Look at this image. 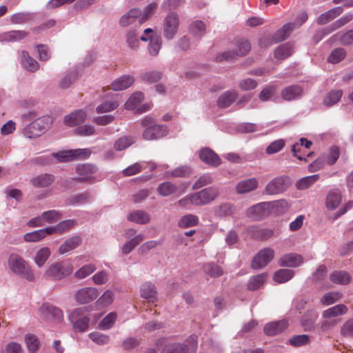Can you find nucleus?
Returning a JSON list of instances; mask_svg holds the SVG:
<instances>
[{
	"mask_svg": "<svg viewBox=\"0 0 353 353\" xmlns=\"http://www.w3.org/2000/svg\"><path fill=\"white\" fill-rule=\"evenodd\" d=\"M330 279L336 284L347 285L351 281V276L347 272L334 271L330 274Z\"/></svg>",
	"mask_w": 353,
	"mask_h": 353,
	"instance_id": "e433bc0d",
	"label": "nucleus"
},
{
	"mask_svg": "<svg viewBox=\"0 0 353 353\" xmlns=\"http://www.w3.org/2000/svg\"><path fill=\"white\" fill-rule=\"evenodd\" d=\"M342 196L339 190H331L326 197L325 205L330 210H335L341 203Z\"/></svg>",
	"mask_w": 353,
	"mask_h": 353,
	"instance_id": "a878e982",
	"label": "nucleus"
},
{
	"mask_svg": "<svg viewBox=\"0 0 353 353\" xmlns=\"http://www.w3.org/2000/svg\"><path fill=\"white\" fill-rule=\"evenodd\" d=\"M92 198V196L90 193H81L71 196L69 199V203L73 205H82L89 202Z\"/></svg>",
	"mask_w": 353,
	"mask_h": 353,
	"instance_id": "69168bd1",
	"label": "nucleus"
},
{
	"mask_svg": "<svg viewBox=\"0 0 353 353\" xmlns=\"http://www.w3.org/2000/svg\"><path fill=\"white\" fill-rule=\"evenodd\" d=\"M97 270L94 263H88L79 268L74 274L76 279L82 280L91 275Z\"/></svg>",
	"mask_w": 353,
	"mask_h": 353,
	"instance_id": "a19ab883",
	"label": "nucleus"
},
{
	"mask_svg": "<svg viewBox=\"0 0 353 353\" xmlns=\"http://www.w3.org/2000/svg\"><path fill=\"white\" fill-rule=\"evenodd\" d=\"M206 30V26L205 23L200 20L193 21L190 26V32L195 37L201 38L202 37Z\"/></svg>",
	"mask_w": 353,
	"mask_h": 353,
	"instance_id": "bf43d9fd",
	"label": "nucleus"
},
{
	"mask_svg": "<svg viewBox=\"0 0 353 353\" xmlns=\"http://www.w3.org/2000/svg\"><path fill=\"white\" fill-rule=\"evenodd\" d=\"M250 48V43L248 40L240 39L236 41L234 50L222 52L218 54L215 59L219 62L223 60L231 61L236 59L239 57H243L247 54Z\"/></svg>",
	"mask_w": 353,
	"mask_h": 353,
	"instance_id": "423d86ee",
	"label": "nucleus"
},
{
	"mask_svg": "<svg viewBox=\"0 0 353 353\" xmlns=\"http://www.w3.org/2000/svg\"><path fill=\"white\" fill-rule=\"evenodd\" d=\"M145 236L143 234H139L134 238L130 239L125 242L121 248V252L123 254H128L134 248L143 241Z\"/></svg>",
	"mask_w": 353,
	"mask_h": 353,
	"instance_id": "79ce46f5",
	"label": "nucleus"
},
{
	"mask_svg": "<svg viewBox=\"0 0 353 353\" xmlns=\"http://www.w3.org/2000/svg\"><path fill=\"white\" fill-rule=\"evenodd\" d=\"M348 311L347 307L344 304H338L324 310L322 313V318L330 319L345 314Z\"/></svg>",
	"mask_w": 353,
	"mask_h": 353,
	"instance_id": "bb28decb",
	"label": "nucleus"
},
{
	"mask_svg": "<svg viewBox=\"0 0 353 353\" xmlns=\"http://www.w3.org/2000/svg\"><path fill=\"white\" fill-rule=\"evenodd\" d=\"M91 152L88 148L64 150L52 153L49 155L38 157L35 159V162L41 165H46L50 163L54 158L59 162L81 160L88 158Z\"/></svg>",
	"mask_w": 353,
	"mask_h": 353,
	"instance_id": "f257e3e1",
	"label": "nucleus"
},
{
	"mask_svg": "<svg viewBox=\"0 0 353 353\" xmlns=\"http://www.w3.org/2000/svg\"><path fill=\"white\" fill-rule=\"evenodd\" d=\"M177 190L178 188L174 183L170 181H165L159 185L157 192L163 196H168L176 193Z\"/></svg>",
	"mask_w": 353,
	"mask_h": 353,
	"instance_id": "a18cd8bd",
	"label": "nucleus"
},
{
	"mask_svg": "<svg viewBox=\"0 0 353 353\" xmlns=\"http://www.w3.org/2000/svg\"><path fill=\"white\" fill-rule=\"evenodd\" d=\"M199 223L198 216L189 214L183 216L179 221L178 225L179 228H186L193 227Z\"/></svg>",
	"mask_w": 353,
	"mask_h": 353,
	"instance_id": "5fc2aeb1",
	"label": "nucleus"
},
{
	"mask_svg": "<svg viewBox=\"0 0 353 353\" xmlns=\"http://www.w3.org/2000/svg\"><path fill=\"white\" fill-rule=\"evenodd\" d=\"M126 43L131 50H137L139 46L138 34L135 30H129L125 34Z\"/></svg>",
	"mask_w": 353,
	"mask_h": 353,
	"instance_id": "864d4df0",
	"label": "nucleus"
},
{
	"mask_svg": "<svg viewBox=\"0 0 353 353\" xmlns=\"http://www.w3.org/2000/svg\"><path fill=\"white\" fill-rule=\"evenodd\" d=\"M289 178L280 176L270 180L265 187L264 192L268 195H276L285 192L289 187Z\"/></svg>",
	"mask_w": 353,
	"mask_h": 353,
	"instance_id": "1a4fd4ad",
	"label": "nucleus"
},
{
	"mask_svg": "<svg viewBox=\"0 0 353 353\" xmlns=\"http://www.w3.org/2000/svg\"><path fill=\"white\" fill-rule=\"evenodd\" d=\"M135 81L132 75L124 74L114 80L111 83V89L114 91H121L130 88Z\"/></svg>",
	"mask_w": 353,
	"mask_h": 353,
	"instance_id": "a211bd4d",
	"label": "nucleus"
},
{
	"mask_svg": "<svg viewBox=\"0 0 353 353\" xmlns=\"http://www.w3.org/2000/svg\"><path fill=\"white\" fill-rule=\"evenodd\" d=\"M162 40L161 38L157 34L150 35V42L148 43V50L150 55L157 56L161 48Z\"/></svg>",
	"mask_w": 353,
	"mask_h": 353,
	"instance_id": "4c0bfd02",
	"label": "nucleus"
},
{
	"mask_svg": "<svg viewBox=\"0 0 353 353\" xmlns=\"http://www.w3.org/2000/svg\"><path fill=\"white\" fill-rule=\"evenodd\" d=\"M340 334L345 338H353V317L344 322L341 327Z\"/></svg>",
	"mask_w": 353,
	"mask_h": 353,
	"instance_id": "774afa93",
	"label": "nucleus"
},
{
	"mask_svg": "<svg viewBox=\"0 0 353 353\" xmlns=\"http://www.w3.org/2000/svg\"><path fill=\"white\" fill-rule=\"evenodd\" d=\"M311 145L312 142L310 141H308L305 138L300 139L299 142L296 143L292 145V152H293V155L300 161L305 160L304 157H303L301 155H299L298 153L301 152V148L303 146L307 149Z\"/></svg>",
	"mask_w": 353,
	"mask_h": 353,
	"instance_id": "6e6d98bb",
	"label": "nucleus"
},
{
	"mask_svg": "<svg viewBox=\"0 0 353 353\" xmlns=\"http://www.w3.org/2000/svg\"><path fill=\"white\" fill-rule=\"evenodd\" d=\"M192 173V169L188 165H180L171 172L165 173L166 177H186Z\"/></svg>",
	"mask_w": 353,
	"mask_h": 353,
	"instance_id": "de8ad7c7",
	"label": "nucleus"
},
{
	"mask_svg": "<svg viewBox=\"0 0 353 353\" xmlns=\"http://www.w3.org/2000/svg\"><path fill=\"white\" fill-rule=\"evenodd\" d=\"M75 223L74 220L68 219L59 222L54 226L48 227V228L50 229V234L53 233L62 234L73 228Z\"/></svg>",
	"mask_w": 353,
	"mask_h": 353,
	"instance_id": "58836bf2",
	"label": "nucleus"
},
{
	"mask_svg": "<svg viewBox=\"0 0 353 353\" xmlns=\"http://www.w3.org/2000/svg\"><path fill=\"white\" fill-rule=\"evenodd\" d=\"M200 192L207 204L214 201L219 195V189L215 187L205 188L201 190Z\"/></svg>",
	"mask_w": 353,
	"mask_h": 353,
	"instance_id": "e2e57ef3",
	"label": "nucleus"
},
{
	"mask_svg": "<svg viewBox=\"0 0 353 353\" xmlns=\"http://www.w3.org/2000/svg\"><path fill=\"white\" fill-rule=\"evenodd\" d=\"M90 340L98 345H105L110 343V338L108 335L99 332H92L88 334Z\"/></svg>",
	"mask_w": 353,
	"mask_h": 353,
	"instance_id": "13d9d810",
	"label": "nucleus"
},
{
	"mask_svg": "<svg viewBox=\"0 0 353 353\" xmlns=\"http://www.w3.org/2000/svg\"><path fill=\"white\" fill-rule=\"evenodd\" d=\"M267 279L266 274H260L251 277L248 283V288L250 290H256L260 288Z\"/></svg>",
	"mask_w": 353,
	"mask_h": 353,
	"instance_id": "603ef678",
	"label": "nucleus"
},
{
	"mask_svg": "<svg viewBox=\"0 0 353 353\" xmlns=\"http://www.w3.org/2000/svg\"><path fill=\"white\" fill-rule=\"evenodd\" d=\"M319 316L314 310H308L302 316L301 323L304 330L309 331L313 328L314 324Z\"/></svg>",
	"mask_w": 353,
	"mask_h": 353,
	"instance_id": "c756f323",
	"label": "nucleus"
},
{
	"mask_svg": "<svg viewBox=\"0 0 353 353\" xmlns=\"http://www.w3.org/2000/svg\"><path fill=\"white\" fill-rule=\"evenodd\" d=\"M145 168H146V163L145 161L137 162L124 169L123 174L125 176H130L139 173Z\"/></svg>",
	"mask_w": 353,
	"mask_h": 353,
	"instance_id": "680f3d73",
	"label": "nucleus"
},
{
	"mask_svg": "<svg viewBox=\"0 0 353 353\" xmlns=\"http://www.w3.org/2000/svg\"><path fill=\"white\" fill-rule=\"evenodd\" d=\"M52 121L48 116L41 117L24 127L23 134L29 139L39 137L50 128Z\"/></svg>",
	"mask_w": 353,
	"mask_h": 353,
	"instance_id": "20e7f679",
	"label": "nucleus"
},
{
	"mask_svg": "<svg viewBox=\"0 0 353 353\" xmlns=\"http://www.w3.org/2000/svg\"><path fill=\"white\" fill-rule=\"evenodd\" d=\"M117 319V314L112 312L106 315L99 323L98 327L101 330H108L112 328Z\"/></svg>",
	"mask_w": 353,
	"mask_h": 353,
	"instance_id": "3c124183",
	"label": "nucleus"
},
{
	"mask_svg": "<svg viewBox=\"0 0 353 353\" xmlns=\"http://www.w3.org/2000/svg\"><path fill=\"white\" fill-rule=\"evenodd\" d=\"M353 19V14L351 13H347L342 16L341 18L335 21L333 23H332L329 27L323 29L319 33L321 34V37L327 35L332 32L343 27L348 22L351 21Z\"/></svg>",
	"mask_w": 353,
	"mask_h": 353,
	"instance_id": "b1692460",
	"label": "nucleus"
},
{
	"mask_svg": "<svg viewBox=\"0 0 353 353\" xmlns=\"http://www.w3.org/2000/svg\"><path fill=\"white\" fill-rule=\"evenodd\" d=\"M343 12L341 7H336L329 10L328 11L321 14L317 19L316 23L319 25H324L336 17L339 16Z\"/></svg>",
	"mask_w": 353,
	"mask_h": 353,
	"instance_id": "2f4dec72",
	"label": "nucleus"
},
{
	"mask_svg": "<svg viewBox=\"0 0 353 353\" xmlns=\"http://www.w3.org/2000/svg\"><path fill=\"white\" fill-rule=\"evenodd\" d=\"M127 219L137 224L145 225L150 222L151 216L144 210H136L128 213Z\"/></svg>",
	"mask_w": 353,
	"mask_h": 353,
	"instance_id": "412c9836",
	"label": "nucleus"
},
{
	"mask_svg": "<svg viewBox=\"0 0 353 353\" xmlns=\"http://www.w3.org/2000/svg\"><path fill=\"white\" fill-rule=\"evenodd\" d=\"M8 268L15 275H17L28 281L32 282L35 280L34 270L28 261L17 254H11L8 260Z\"/></svg>",
	"mask_w": 353,
	"mask_h": 353,
	"instance_id": "f03ea898",
	"label": "nucleus"
},
{
	"mask_svg": "<svg viewBox=\"0 0 353 353\" xmlns=\"http://www.w3.org/2000/svg\"><path fill=\"white\" fill-rule=\"evenodd\" d=\"M51 251L50 248L48 247H43L36 252L33 257V261L36 265L39 268H41L45 265V263L49 259Z\"/></svg>",
	"mask_w": 353,
	"mask_h": 353,
	"instance_id": "473e14b6",
	"label": "nucleus"
},
{
	"mask_svg": "<svg viewBox=\"0 0 353 353\" xmlns=\"http://www.w3.org/2000/svg\"><path fill=\"white\" fill-rule=\"evenodd\" d=\"M236 98L237 93L235 91H227L219 97L217 104L220 108H228L236 99Z\"/></svg>",
	"mask_w": 353,
	"mask_h": 353,
	"instance_id": "f704fd0d",
	"label": "nucleus"
},
{
	"mask_svg": "<svg viewBox=\"0 0 353 353\" xmlns=\"http://www.w3.org/2000/svg\"><path fill=\"white\" fill-rule=\"evenodd\" d=\"M143 94L141 92H134L125 103L127 110H132L136 109L143 100Z\"/></svg>",
	"mask_w": 353,
	"mask_h": 353,
	"instance_id": "09e8293b",
	"label": "nucleus"
},
{
	"mask_svg": "<svg viewBox=\"0 0 353 353\" xmlns=\"http://www.w3.org/2000/svg\"><path fill=\"white\" fill-rule=\"evenodd\" d=\"M293 52V46L290 43H285L279 46L274 51V57L276 59L282 60L290 57Z\"/></svg>",
	"mask_w": 353,
	"mask_h": 353,
	"instance_id": "ea45409f",
	"label": "nucleus"
},
{
	"mask_svg": "<svg viewBox=\"0 0 353 353\" xmlns=\"http://www.w3.org/2000/svg\"><path fill=\"white\" fill-rule=\"evenodd\" d=\"M258 185L259 181L256 178H249L238 182L235 190L239 194H244L255 190Z\"/></svg>",
	"mask_w": 353,
	"mask_h": 353,
	"instance_id": "2eb2a0df",
	"label": "nucleus"
},
{
	"mask_svg": "<svg viewBox=\"0 0 353 353\" xmlns=\"http://www.w3.org/2000/svg\"><path fill=\"white\" fill-rule=\"evenodd\" d=\"M179 26V18L176 12L168 14L163 20V34L165 39L171 40L176 34Z\"/></svg>",
	"mask_w": 353,
	"mask_h": 353,
	"instance_id": "6e6552de",
	"label": "nucleus"
},
{
	"mask_svg": "<svg viewBox=\"0 0 353 353\" xmlns=\"http://www.w3.org/2000/svg\"><path fill=\"white\" fill-rule=\"evenodd\" d=\"M188 347L181 343H173L166 345L162 353H187Z\"/></svg>",
	"mask_w": 353,
	"mask_h": 353,
	"instance_id": "338daca9",
	"label": "nucleus"
},
{
	"mask_svg": "<svg viewBox=\"0 0 353 353\" xmlns=\"http://www.w3.org/2000/svg\"><path fill=\"white\" fill-rule=\"evenodd\" d=\"M87 114L83 110H78L64 117V123L68 126H75L83 123Z\"/></svg>",
	"mask_w": 353,
	"mask_h": 353,
	"instance_id": "5701e85b",
	"label": "nucleus"
},
{
	"mask_svg": "<svg viewBox=\"0 0 353 353\" xmlns=\"http://www.w3.org/2000/svg\"><path fill=\"white\" fill-rule=\"evenodd\" d=\"M20 62L21 65L30 72H35L39 67L38 62L25 51L21 54Z\"/></svg>",
	"mask_w": 353,
	"mask_h": 353,
	"instance_id": "72a5a7b5",
	"label": "nucleus"
},
{
	"mask_svg": "<svg viewBox=\"0 0 353 353\" xmlns=\"http://www.w3.org/2000/svg\"><path fill=\"white\" fill-rule=\"evenodd\" d=\"M68 319L75 331L85 332L89 326L90 318L85 314L84 308H76L68 314Z\"/></svg>",
	"mask_w": 353,
	"mask_h": 353,
	"instance_id": "0eeeda50",
	"label": "nucleus"
},
{
	"mask_svg": "<svg viewBox=\"0 0 353 353\" xmlns=\"http://www.w3.org/2000/svg\"><path fill=\"white\" fill-rule=\"evenodd\" d=\"M294 29L292 23L285 24L281 28L277 30L274 34L273 39L275 42H281L286 39Z\"/></svg>",
	"mask_w": 353,
	"mask_h": 353,
	"instance_id": "37998d69",
	"label": "nucleus"
},
{
	"mask_svg": "<svg viewBox=\"0 0 353 353\" xmlns=\"http://www.w3.org/2000/svg\"><path fill=\"white\" fill-rule=\"evenodd\" d=\"M288 325V322L285 319L270 322L264 326V333L268 336L276 335L285 330Z\"/></svg>",
	"mask_w": 353,
	"mask_h": 353,
	"instance_id": "aec40b11",
	"label": "nucleus"
},
{
	"mask_svg": "<svg viewBox=\"0 0 353 353\" xmlns=\"http://www.w3.org/2000/svg\"><path fill=\"white\" fill-rule=\"evenodd\" d=\"M303 89L298 85H289L282 90L281 95L285 101H293L301 97Z\"/></svg>",
	"mask_w": 353,
	"mask_h": 353,
	"instance_id": "4be33fe9",
	"label": "nucleus"
},
{
	"mask_svg": "<svg viewBox=\"0 0 353 353\" xmlns=\"http://www.w3.org/2000/svg\"><path fill=\"white\" fill-rule=\"evenodd\" d=\"M342 95L343 92L341 90H332L325 97L323 103L326 106H332L339 101Z\"/></svg>",
	"mask_w": 353,
	"mask_h": 353,
	"instance_id": "4d7b16f0",
	"label": "nucleus"
},
{
	"mask_svg": "<svg viewBox=\"0 0 353 353\" xmlns=\"http://www.w3.org/2000/svg\"><path fill=\"white\" fill-rule=\"evenodd\" d=\"M287 205V203L283 200L273 202H261L248 208L245 213L248 218L257 221L267 216L272 209L278 207L284 208Z\"/></svg>",
	"mask_w": 353,
	"mask_h": 353,
	"instance_id": "7ed1b4c3",
	"label": "nucleus"
},
{
	"mask_svg": "<svg viewBox=\"0 0 353 353\" xmlns=\"http://www.w3.org/2000/svg\"><path fill=\"white\" fill-rule=\"evenodd\" d=\"M50 234V229L48 227L33 232H28L23 235V240L28 243H35L45 239Z\"/></svg>",
	"mask_w": 353,
	"mask_h": 353,
	"instance_id": "cd10ccee",
	"label": "nucleus"
},
{
	"mask_svg": "<svg viewBox=\"0 0 353 353\" xmlns=\"http://www.w3.org/2000/svg\"><path fill=\"white\" fill-rule=\"evenodd\" d=\"M342 296V293L339 291L330 292L321 298L320 302L323 305H330L339 301Z\"/></svg>",
	"mask_w": 353,
	"mask_h": 353,
	"instance_id": "8fccbe9b",
	"label": "nucleus"
},
{
	"mask_svg": "<svg viewBox=\"0 0 353 353\" xmlns=\"http://www.w3.org/2000/svg\"><path fill=\"white\" fill-rule=\"evenodd\" d=\"M27 36V33L22 30H12L0 34L1 41H18Z\"/></svg>",
	"mask_w": 353,
	"mask_h": 353,
	"instance_id": "c9c22d12",
	"label": "nucleus"
},
{
	"mask_svg": "<svg viewBox=\"0 0 353 353\" xmlns=\"http://www.w3.org/2000/svg\"><path fill=\"white\" fill-rule=\"evenodd\" d=\"M294 272L290 269H280L274 274L273 279L279 283H283L290 281L294 276Z\"/></svg>",
	"mask_w": 353,
	"mask_h": 353,
	"instance_id": "c03bdc74",
	"label": "nucleus"
},
{
	"mask_svg": "<svg viewBox=\"0 0 353 353\" xmlns=\"http://www.w3.org/2000/svg\"><path fill=\"white\" fill-rule=\"evenodd\" d=\"M55 180L54 175L50 174H40L30 180V183L36 188H46L52 185Z\"/></svg>",
	"mask_w": 353,
	"mask_h": 353,
	"instance_id": "6ab92c4d",
	"label": "nucleus"
},
{
	"mask_svg": "<svg viewBox=\"0 0 353 353\" xmlns=\"http://www.w3.org/2000/svg\"><path fill=\"white\" fill-rule=\"evenodd\" d=\"M39 312L43 319L55 323H60L63 319V314L61 309L48 303L43 304L39 308Z\"/></svg>",
	"mask_w": 353,
	"mask_h": 353,
	"instance_id": "9d476101",
	"label": "nucleus"
},
{
	"mask_svg": "<svg viewBox=\"0 0 353 353\" xmlns=\"http://www.w3.org/2000/svg\"><path fill=\"white\" fill-rule=\"evenodd\" d=\"M82 242L79 235H74L66 239L59 248L58 252L60 254H64L70 251L76 249Z\"/></svg>",
	"mask_w": 353,
	"mask_h": 353,
	"instance_id": "393cba45",
	"label": "nucleus"
},
{
	"mask_svg": "<svg viewBox=\"0 0 353 353\" xmlns=\"http://www.w3.org/2000/svg\"><path fill=\"white\" fill-rule=\"evenodd\" d=\"M97 168L94 165L84 163L78 165L76 168V172L79 175L77 179L79 181H88L94 178Z\"/></svg>",
	"mask_w": 353,
	"mask_h": 353,
	"instance_id": "dca6fc26",
	"label": "nucleus"
},
{
	"mask_svg": "<svg viewBox=\"0 0 353 353\" xmlns=\"http://www.w3.org/2000/svg\"><path fill=\"white\" fill-rule=\"evenodd\" d=\"M157 8L158 3L156 2H152L145 6L143 11L141 10V15H139V23L142 24L148 21L156 12Z\"/></svg>",
	"mask_w": 353,
	"mask_h": 353,
	"instance_id": "49530a36",
	"label": "nucleus"
},
{
	"mask_svg": "<svg viewBox=\"0 0 353 353\" xmlns=\"http://www.w3.org/2000/svg\"><path fill=\"white\" fill-rule=\"evenodd\" d=\"M304 262L301 255L296 253H288L281 256L278 263L281 267L296 268Z\"/></svg>",
	"mask_w": 353,
	"mask_h": 353,
	"instance_id": "4468645a",
	"label": "nucleus"
},
{
	"mask_svg": "<svg viewBox=\"0 0 353 353\" xmlns=\"http://www.w3.org/2000/svg\"><path fill=\"white\" fill-rule=\"evenodd\" d=\"M114 293L110 290H105L97 299V304L99 307H105L110 305L114 301Z\"/></svg>",
	"mask_w": 353,
	"mask_h": 353,
	"instance_id": "052dcab7",
	"label": "nucleus"
},
{
	"mask_svg": "<svg viewBox=\"0 0 353 353\" xmlns=\"http://www.w3.org/2000/svg\"><path fill=\"white\" fill-rule=\"evenodd\" d=\"M73 268L65 261H57L50 265L44 272V276L60 281L72 274Z\"/></svg>",
	"mask_w": 353,
	"mask_h": 353,
	"instance_id": "39448f33",
	"label": "nucleus"
},
{
	"mask_svg": "<svg viewBox=\"0 0 353 353\" xmlns=\"http://www.w3.org/2000/svg\"><path fill=\"white\" fill-rule=\"evenodd\" d=\"M139 15H141V9L137 8H132L121 17L119 25L122 27L130 26L137 19L139 21Z\"/></svg>",
	"mask_w": 353,
	"mask_h": 353,
	"instance_id": "c85d7f7f",
	"label": "nucleus"
},
{
	"mask_svg": "<svg viewBox=\"0 0 353 353\" xmlns=\"http://www.w3.org/2000/svg\"><path fill=\"white\" fill-rule=\"evenodd\" d=\"M274 252L271 248H264L260 250L253 258L252 268L259 270L267 265L274 258Z\"/></svg>",
	"mask_w": 353,
	"mask_h": 353,
	"instance_id": "9b49d317",
	"label": "nucleus"
},
{
	"mask_svg": "<svg viewBox=\"0 0 353 353\" xmlns=\"http://www.w3.org/2000/svg\"><path fill=\"white\" fill-rule=\"evenodd\" d=\"M199 157L203 162L212 167H217L221 163L219 157L208 148H205L200 150Z\"/></svg>",
	"mask_w": 353,
	"mask_h": 353,
	"instance_id": "f3484780",
	"label": "nucleus"
},
{
	"mask_svg": "<svg viewBox=\"0 0 353 353\" xmlns=\"http://www.w3.org/2000/svg\"><path fill=\"white\" fill-rule=\"evenodd\" d=\"M99 291L94 287H85L78 290L74 294L75 301L79 304H86L95 300Z\"/></svg>",
	"mask_w": 353,
	"mask_h": 353,
	"instance_id": "f8f14e48",
	"label": "nucleus"
},
{
	"mask_svg": "<svg viewBox=\"0 0 353 353\" xmlns=\"http://www.w3.org/2000/svg\"><path fill=\"white\" fill-rule=\"evenodd\" d=\"M168 128L163 125H155L146 128L142 134L143 138L148 141L158 139L168 134Z\"/></svg>",
	"mask_w": 353,
	"mask_h": 353,
	"instance_id": "ddd939ff",
	"label": "nucleus"
},
{
	"mask_svg": "<svg viewBox=\"0 0 353 353\" xmlns=\"http://www.w3.org/2000/svg\"><path fill=\"white\" fill-rule=\"evenodd\" d=\"M41 214L45 223H56L62 218L61 212L55 210L43 212Z\"/></svg>",
	"mask_w": 353,
	"mask_h": 353,
	"instance_id": "0e129e2a",
	"label": "nucleus"
},
{
	"mask_svg": "<svg viewBox=\"0 0 353 353\" xmlns=\"http://www.w3.org/2000/svg\"><path fill=\"white\" fill-rule=\"evenodd\" d=\"M141 296L150 302H154L157 299V290L154 284L150 282L144 283L140 289Z\"/></svg>",
	"mask_w": 353,
	"mask_h": 353,
	"instance_id": "7c9ffc66",
	"label": "nucleus"
}]
</instances>
